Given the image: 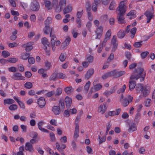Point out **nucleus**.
<instances>
[{"mask_svg": "<svg viewBox=\"0 0 155 155\" xmlns=\"http://www.w3.org/2000/svg\"><path fill=\"white\" fill-rule=\"evenodd\" d=\"M146 76V72L143 68H138L135 69L130 77L131 80H137L140 79V81H143Z\"/></svg>", "mask_w": 155, "mask_h": 155, "instance_id": "f257e3e1", "label": "nucleus"}, {"mask_svg": "<svg viewBox=\"0 0 155 155\" xmlns=\"http://www.w3.org/2000/svg\"><path fill=\"white\" fill-rule=\"evenodd\" d=\"M119 11L118 13L117 18L118 19V22L120 23H124V19L123 16L126 12V10H118Z\"/></svg>", "mask_w": 155, "mask_h": 155, "instance_id": "f03ea898", "label": "nucleus"}, {"mask_svg": "<svg viewBox=\"0 0 155 155\" xmlns=\"http://www.w3.org/2000/svg\"><path fill=\"white\" fill-rule=\"evenodd\" d=\"M144 15L147 17V23H148L150 21L151 19L153 17V12L147 10L144 13Z\"/></svg>", "mask_w": 155, "mask_h": 155, "instance_id": "7ed1b4c3", "label": "nucleus"}, {"mask_svg": "<svg viewBox=\"0 0 155 155\" xmlns=\"http://www.w3.org/2000/svg\"><path fill=\"white\" fill-rule=\"evenodd\" d=\"M129 100L126 98H124L123 100H120V101L121 103L122 104L124 107L127 106L129 104L130 102L132 101L133 97L130 95L128 96Z\"/></svg>", "mask_w": 155, "mask_h": 155, "instance_id": "20e7f679", "label": "nucleus"}, {"mask_svg": "<svg viewBox=\"0 0 155 155\" xmlns=\"http://www.w3.org/2000/svg\"><path fill=\"white\" fill-rule=\"evenodd\" d=\"M11 78L15 80H24L25 79V78L22 76L21 74L18 72L14 73L11 76Z\"/></svg>", "mask_w": 155, "mask_h": 155, "instance_id": "39448f33", "label": "nucleus"}, {"mask_svg": "<svg viewBox=\"0 0 155 155\" xmlns=\"http://www.w3.org/2000/svg\"><path fill=\"white\" fill-rule=\"evenodd\" d=\"M33 42H30L22 45V47L25 48V50L27 52L30 51L33 49Z\"/></svg>", "mask_w": 155, "mask_h": 155, "instance_id": "423d86ee", "label": "nucleus"}, {"mask_svg": "<svg viewBox=\"0 0 155 155\" xmlns=\"http://www.w3.org/2000/svg\"><path fill=\"white\" fill-rule=\"evenodd\" d=\"M103 31V27L100 26L97 27L95 32L96 36V39H100L102 36Z\"/></svg>", "mask_w": 155, "mask_h": 155, "instance_id": "0eeeda50", "label": "nucleus"}, {"mask_svg": "<svg viewBox=\"0 0 155 155\" xmlns=\"http://www.w3.org/2000/svg\"><path fill=\"white\" fill-rule=\"evenodd\" d=\"M107 107V104L106 102H104L103 105H101L98 108V111L99 112L101 113L102 114H104L106 111Z\"/></svg>", "mask_w": 155, "mask_h": 155, "instance_id": "6e6552de", "label": "nucleus"}, {"mask_svg": "<svg viewBox=\"0 0 155 155\" xmlns=\"http://www.w3.org/2000/svg\"><path fill=\"white\" fill-rule=\"evenodd\" d=\"M38 104L39 107L42 108L44 107L46 104V101L44 97H40L38 99Z\"/></svg>", "mask_w": 155, "mask_h": 155, "instance_id": "1a4fd4ad", "label": "nucleus"}, {"mask_svg": "<svg viewBox=\"0 0 155 155\" xmlns=\"http://www.w3.org/2000/svg\"><path fill=\"white\" fill-rule=\"evenodd\" d=\"M31 7L32 10H39L40 6L38 2L36 1H34L31 2Z\"/></svg>", "mask_w": 155, "mask_h": 155, "instance_id": "9d476101", "label": "nucleus"}, {"mask_svg": "<svg viewBox=\"0 0 155 155\" xmlns=\"http://www.w3.org/2000/svg\"><path fill=\"white\" fill-rule=\"evenodd\" d=\"M94 70L91 68L88 70L86 74H85L84 78L86 80L89 79L94 74Z\"/></svg>", "mask_w": 155, "mask_h": 155, "instance_id": "9b49d317", "label": "nucleus"}, {"mask_svg": "<svg viewBox=\"0 0 155 155\" xmlns=\"http://www.w3.org/2000/svg\"><path fill=\"white\" fill-rule=\"evenodd\" d=\"M70 41V38L69 37H68L62 43L61 45L62 48L64 50H65L67 46L69 44Z\"/></svg>", "mask_w": 155, "mask_h": 155, "instance_id": "f8f14e48", "label": "nucleus"}, {"mask_svg": "<svg viewBox=\"0 0 155 155\" xmlns=\"http://www.w3.org/2000/svg\"><path fill=\"white\" fill-rule=\"evenodd\" d=\"M25 149L26 150L29 151L30 152L32 153L34 150L32 145L29 142H27L25 145Z\"/></svg>", "mask_w": 155, "mask_h": 155, "instance_id": "ddd939ff", "label": "nucleus"}, {"mask_svg": "<svg viewBox=\"0 0 155 155\" xmlns=\"http://www.w3.org/2000/svg\"><path fill=\"white\" fill-rule=\"evenodd\" d=\"M52 110L55 115H59L60 114L61 109L58 106H54L52 108Z\"/></svg>", "mask_w": 155, "mask_h": 155, "instance_id": "4468645a", "label": "nucleus"}, {"mask_svg": "<svg viewBox=\"0 0 155 155\" xmlns=\"http://www.w3.org/2000/svg\"><path fill=\"white\" fill-rule=\"evenodd\" d=\"M102 86L100 84H97L94 85V88L92 87L90 90V92L92 93L93 92L99 91L102 88Z\"/></svg>", "mask_w": 155, "mask_h": 155, "instance_id": "2eb2a0df", "label": "nucleus"}, {"mask_svg": "<svg viewBox=\"0 0 155 155\" xmlns=\"http://www.w3.org/2000/svg\"><path fill=\"white\" fill-rule=\"evenodd\" d=\"M115 72L111 71L105 73L103 75L102 77V78L103 79H105L109 77H110L114 75Z\"/></svg>", "mask_w": 155, "mask_h": 155, "instance_id": "dca6fc26", "label": "nucleus"}, {"mask_svg": "<svg viewBox=\"0 0 155 155\" xmlns=\"http://www.w3.org/2000/svg\"><path fill=\"white\" fill-rule=\"evenodd\" d=\"M64 101L67 107L68 108H69L72 103L71 98L68 96H67L65 99Z\"/></svg>", "mask_w": 155, "mask_h": 155, "instance_id": "f3484780", "label": "nucleus"}, {"mask_svg": "<svg viewBox=\"0 0 155 155\" xmlns=\"http://www.w3.org/2000/svg\"><path fill=\"white\" fill-rule=\"evenodd\" d=\"M137 130V127L135 124L134 123L131 124L129 125V128L128 131L129 133H131L136 131Z\"/></svg>", "mask_w": 155, "mask_h": 155, "instance_id": "a211bd4d", "label": "nucleus"}, {"mask_svg": "<svg viewBox=\"0 0 155 155\" xmlns=\"http://www.w3.org/2000/svg\"><path fill=\"white\" fill-rule=\"evenodd\" d=\"M66 4V0H60L58 5V9L63 10L65 7Z\"/></svg>", "mask_w": 155, "mask_h": 155, "instance_id": "6ab92c4d", "label": "nucleus"}, {"mask_svg": "<svg viewBox=\"0 0 155 155\" xmlns=\"http://www.w3.org/2000/svg\"><path fill=\"white\" fill-rule=\"evenodd\" d=\"M75 128L74 131V138H77L78 136V133L79 131V125L78 123H75Z\"/></svg>", "mask_w": 155, "mask_h": 155, "instance_id": "aec40b11", "label": "nucleus"}, {"mask_svg": "<svg viewBox=\"0 0 155 155\" xmlns=\"http://www.w3.org/2000/svg\"><path fill=\"white\" fill-rule=\"evenodd\" d=\"M124 1H121L118 7L119 10H126L127 9V7L126 6V4L125 3Z\"/></svg>", "mask_w": 155, "mask_h": 155, "instance_id": "412c9836", "label": "nucleus"}, {"mask_svg": "<svg viewBox=\"0 0 155 155\" xmlns=\"http://www.w3.org/2000/svg\"><path fill=\"white\" fill-rule=\"evenodd\" d=\"M129 88L130 91H132L134 89L136 86V82L134 81H129Z\"/></svg>", "mask_w": 155, "mask_h": 155, "instance_id": "4be33fe9", "label": "nucleus"}, {"mask_svg": "<svg viewBox=\"0 0 155 155\" xmlns=\"http://www.w3.org/2000/svg\"><path fill=\"white\" fill-rule=\"evenodd\" d=\"M74 89L72 87H67L65 88L64 91L67 94H71L74 91Z\"/></svg>", "mask_w": 155, "mask_h": 155, "instance_id": "5701e85b", "label": "nucleus"}, {"mask_svg": "<svg viewBox=\"0 0 155 155\" xmlns=\"http://www.w3.org/2000/svg\"><path fill=\"white\" fill-rule=\"evenodd\" d=\"M136 12L135 10H131L127 14V16H131L130 18V19H131L132 18H134L136 17Z\"/></svg>", "mask_w": 155, "mask_h": 155, "instance_id": "b1692460", "label": "nucleus"}, {"mask_svg": "<svg viewBox=\"0 0 155 155\" xmlns=\"http://www.w3.org/2000/svg\"><path fill=\"white\" fill-rule=\"evenodd\" d=\"M15 102V101L12 99H5L4 100V104L6 105V104H13Z\"/></svg>", "mask_w": 155, "mask_h": 155, "instance_id": "393cba45", "label": "nucleus"}, {"mask_svg": "<svg viewBox=\"0 0 155 155\" xmlns=\"http://www.w3.org/2000/svg\"><path fill=\"white\" fill-rule=\"evenodd\" d=\"M41 42L44 46L47 45L49 46L50 43L45 37H44L41 39Z\"/></svg>", "mask_w": 155, "mask_h": 155, "instance_id": "a878e982", "label": "nucleus"}, {"mask_svg": "<svg viewBox=\"0 0 155 155\" xmlns=\"http://www.w3.org/2000/svg\"><path fill=\"white\" fill-rule=\"evenodd\" d=\"M135 89L137 92H138L140 91H142L143 89V87L142 84H138L136 85Z\"/></svg>", "mask_w": 155, "mask_h": 155, "instance_id": "bb28decb", "label": "nucleus"}, {"mask_svg": "<svg viewBox=\"0 0 155 155\" xmlns=\"http://www.w3.org/2000/svg\"><path fill=\"white\" fill-rule=\"evenodd\" d=\"M150 93L149 88L147 86H146L144 89L143 93V95L144 97L147 96Z\"/></svg>", "mask_w": 155, "mask_h": 155, "instance_id": "cd10ccee", "label": "nucleus"}, {"mask_svg": "<svg viewBox=\"0 0 155 155\" xmlns=\"http://www.w3.org/2000/svg\"><path fill=\"white\" fill-rule=\"evenodd\" d=\"M30 54L29 53H26L22 54L20 57L21 59L23 60H26L28 59L30 56Z\"/></svg>", "mask_w": 155, "mask_h": 155, "instance_id": "c85d7f7f", "label": "nucleus"}, {"mask_svg": "<svg viewBox=\"0 0 155 155\" xmlns=\"http://www.w3.org/2000/svg\"><path fill=\"white\" fill-rule=\"evenodd\" d=\"M91 83L90 81H88L85 84L84 89L85 90V92L87 93L89 90V87L91 85Z\"/></svg>", "mask_w": 155, "mask_h": 155, "instance_id": "c756f323", "label": "nucleus"}, {"mask_svg": "<svg viewBox=\"0 0 155 155\" xmlns=\"http://www.w3.org/2000/svg\"><path fill=\"white\" fill-rule=\"evenodd\" d=\"M126 35V33L124 31H120L117 33V37L120 38H123Z\"/></svg>", "mask_w": 155, "mask_h": 155, "instance_id": "7c9ffc66", "label": "nucleus"}, {"mask_svg": "<svg viewBox=\"0 0 155 155\" xmlns=\"http://www.w3.org/2000/svg\"><path fill=\"white\" fill-rule=\"evenodd\" d=\"M62 92V88L59 87L56 90L55 93V96H58L61 95Z\"/></svg>", "mask_w": 155, "mask_h": 155, "instance_id": "2f4dec72", "label": "nucleus"}, {"mask_svg": "<svg viewBox=\"0 0 155 155\" xmlns=\"http://www.w3.org/2000/svg\"><path fill=\"white\" fill-rule=\"evenodd\" d=\"M59 106H60L61 110H64L65 108L64 103L63 100L60 99L59 101Z\"/></svg>", "mask_w": 155, "mask_h": 155, "instance_id": "473e14b6", "label": "nucleus"}, {"mask_svg": "<svg viewBox=\"0 0 155 155\" xmlns=\"http://www.w3.org/2000/svg\"><path fill=\"white\" fill-rule=\"evenodd\" d=\"M58 0H53L52 7L53 6L54 8L58 9Z\"/></svg>", "mask_w": 155, "mask_h": 155, "instance_id": "72a5a7b5", "label": "nucleus"}, {"mask_svg": "<svg viewBox=\"0 0 155 155\" xmlns=\"http://www.w3.org/2000/svg\"><path fill=\"white\" fill-rule=\"evenodd\" d=\"M51 23V18L50 17H48L47 20L44 22L45 26H49V25Z\"/></svg>", "mask_w": 155, "mask_h": 155, "instance_id": "f704fd0d", "label": "nucleus"}, {"mask_svg": "<svg viewBox=\"0 0 155 155\" xmlns=\"http://www.w3.org/2000/svg\"><path fill=\"white\" fill-rule=\"evenodd\" d=\"M43 30L45 34L46 35L48 34L50 31L49 26H45V27L43 28Z\"/></svg>", "mask_w": 155, "mask_h": 155, "instance_id": "c9c22d12", "label": "nucleus"}, {"mask_svg": "<svg viewBox=\"0 0 155 155\" xmlns=\"http://www.w3.org/2000/svg\"><path fill=\"white\" fill-rule=\"evenodd\" d=\"M25 87L27 89H30L33 86V85L31 83L29 82H27L24 84Z\"/></svg>", "mask_w": 155, "mask_h": 155, "instance_id": "e433bc0d", "label": "nucleus"}, {"mask_svg": "<svg viewBox=\"0 0 155 155\" xmlns=\"http://www.w3.org/2000/svg\"><path fill=\"white\" fill-rule=\"evenodd\" d=\"M56 74L57 75V78L58 79H64L65 77V74L62 73H56Z\"/></svg>", "mask_w": 155, "mask_h": 155, "instance_id": "4c0bfd02", "label": "nucleus"}, {"mask_svg": "<svg viewBox=\"0 0 155 155\" xmlns=\"http://www.w3.org/2000/svg\"><path fill=\"white\" fill-rule=\"evenodd\" d=\"M115 72V73L114 75H116L118 77H120L123 75L125 73V72L124 71H114Z\"/></svg>", "mask_w": 155, "mask_h": 155, "instance_id": "58836bf2", "label": "nucleus"}, {"mask_svg": "<svg viewBox=\"0 0 155 155\" xmlns=\"http://www.w3.org/2000/svg\"><path fill=\"white\" fill-rule=\"evenodd\" d=\"M51 37V45H55V41L56 40V38L54 35H52Z\"/></svg>", "mask_w": 155, "mask_h": 155, "instance_id": "ea45409f", "label": "nucleus"}, {"mask_svg": "<svg viewBox=\"0 0 155 155\" xmlns=\"http://www.w3.org/2000/svg\"><path fill=\"white\" fill-rule=\"evenodd\" d=\"M2 55L4 58H6L10 55V54L8 51H3L2 52Z\"/></svg>", "mask_w": 155, "mask_h": 155, "instance_id": "a19ab883", "label": "nucleus"}, {"mask_svg": "<svg viewBox=\"0 0 155 155\" xmlns=\"http://www.w3.org/2000/svg\"><path fill=\"white\" fill-rule=\"evenodd\" d=\"M149 52L147 51L142 52L140 54L142 58V59L145 58L149 54Z\"/></svg>", "mask_w": 155, "mask_h": 155, "instance_id": "79ce46f5", "label": "nucleus"}, {"mask_svg": "<svg viewBox=\"0 0 155 155\" xmlns=\"http://www.w3.org/2000/svg\"><path fill=\"white\" fill-rule=\"evenodd\" d=\"M18 60V59L14 58H9L7 60L8 62L11 63H15Z\"/></svg>", "mask_w": 155, "mask_h": 155, "instance_id": "37998d69", "label": "nucleus"}, {"mask_svg": "<svg viewBox=\"0 0 155 155\" xmlns=\"http://www.w3.org/2000/svg\"><path fill=\"white\" fill-rule=\"evenodd\" d=\"M45 5L47 8H49L52 5L51 2L49 1H45L44 2Z\"/></svg>", "mask_w": 155, "mask_h": 155, "instance_id": "c03bdc74", "label": "nucleus"}, {"mask_svg": "<svg viewBox=\"0 0 155 155\" xmlns=\"http://www.w3.org/2000/svg\"><path fill=\"white\" fill-rule=\"evenodd\" d=\"M57 78V75L56 73H53L51 76L49 78V80L50 81L53 80L54 81H55L56 78Z\"/></svg>", "mask_w": 155, "mask_h": 155, "instance_id": "a18cd8bd", "label": "nucleus"}, {"mask_svg": "<svg viewBox=\"0 0 155 155\" xmlns=\"http://www.w3.org/2000/svg\"><path fill=\"white\" fill-rule=\"evenodd\" d=\"M17 107L18 106L17 105L13 104L10 106L9 108V110H15L17 109Z\"/></svg>", "mask_w": 155, "mask_h": 155, "instance_id": "49530a36", "label": "nucleus"}, {"mask_svg": "<svg viewBox=\"0 0 155 155\" xmlns=\"http://www.w3.org/2000/svg\"><path fill=\"white\" fill-rule=\"evenodd\" d=\"M28 63L31 64H33L35 63V59L33 57H29L28 59Z\"/></svg>", "mask_w": 155, "mask_h": 155, "instance_id": "de8ad7c7", "label": "nucleus"}, {"mask_svg": "<svg viewBox=\"0 0 155 155\" xmlns=\"http://www.w3.org/2000/svg\"><path fill=\"white\" fill-rule=\"evenodd\" d=\"M114 57V54L113 53H112L110 54V56L108 57L107 61V64H109L110 62V61L111 60H112L113 59Z\"/></svg>", "mask_w": 155, "mask_h": 155, "instance_id": "09e8293b", "label": "nucleus"}, {"mask_svg": "<svg viewBox=\"0 0 155 155\" xmlns=\"http://www.w3.org/2000/svg\"><path fill=\"white\" fill-rule=\"evenodd\" d=\"M66 56L63 53H61L59 57V59L61 61H64L66 58Z\"/></svg>", "mask_w": 155, "mask_h": 155, "instance_id": "8fccbe9b", "label": "nucleus"}, {"mask_svg": "<svg viewBox=\"0 0 155 155\" xmlns=\"http://www.w3.org/2000/svg\"><path fill=\"white\" fill-rule=\"evenodd\" d=\"M91 10H87L88 17L90 21H92L93 19V17L91 15Z\"/></svg>", "mask_w": 155, "mask_h": 155, "instance_id": "3c124183", "label": "nucleus"}, {"mask_svg": "<svg viewBox=\"0 0 155 155\" xmlns=\"http://www.w3.org/2000/svg\"><path fill=\"white\" fill-rule=\"evenodd\" d=\"M125 56L126 58L129 60H130L131 58V54L130 52L129 51H126L125 53Z\"/></svg>", "mask_w": 155, "mask_h": 155, "instance_id": "603ef678", "label": "nucleus"}, {"mask_svg": "<svg viewBox=\"0 0 155 155\" xmlns=\"http://www.w3.org/2000/svg\"><path fill=\"white\" fill-rule=\"evenodd\" d=\"M55 93V92L54 91H52L46 94L45 95L46 97H50L54 95Z\"/></svg>", "mask_w": 155, "mask_h": 155, "instance_id": "864d4df0", "label": "nucleus"}, {"mask_svg": "<svg viewBox=\"0 0 155 155\" xmlns=\"http://www.w3.org/2000/svg\"><path fill=\"white\" fill-rule=\"evenodd\" d=\"M118 43L117 39V37L116 36L114 35L113 36V38L111 41V44H116Z\"/></svg>", "mask_w": 155, "mask_h": 155, "instance_id": "5fc2aeb1", "label": "nucleus"}, {"mask_svg": "<svg viewBox=\"0 0 155 155\" xmlns=\"http://www.w3.org/2000/svg\"><path fill=\"white\" fill-rule=\"evenodd\" d=\"M116 6V4L114 2L112 1L109 7V10H113Z\"/></svg>", "mask_w": 155, "mask_h": 155, "instance_id": "6e6d98bb", "label": "nucleus"}, {"mask_svg": "<svg viewBox=\"0 0 155 155\" xmlns=\"http://www.w3.org/2000/svg\"><path fill=\"white\" fill-rule=\"evenodd\" d=\"M126 88V85L125 84H124L122 88H120V89H119L118 90L117 93L118 94H120V93L124 92Z\"/></svg>", "mask_w": 155, "mask_h": 155, "instance_id": "4d7b16f0", "label": "nucleus"}, {"mask_svg": "<svg viewBox=\"0 0 155 155\" xmlns=\"http://www.w3.org/2000/svg\"><path fill=\"white\" fill-rule=\"evenodd\" d=\"M142 42L143 41H141L140 42H136L134 44V46L135 48L140 47L142 45L141 43H142Z\"/></svg>", "mask_w": 155, "mask_h": 155, "instance_id": "13d9d810", "label": "nucleus"}, {"mask_svg": "<svg viewBox=\"0 0 155 155\" xmlns=\"http://www.w3.org/2000/svg\"><path fill=\"white\" fill-rule=\"evenodd\" d=\"M83 13V10H82L81 12H78L77 13V17L78 19H80L82 17Z\"/></svg>", "mask_w": 155, "mask_h": 155, "instance_id": "bf43d9fd", "label": "nucleus"}, {"mask_svg": "<svg viewBox=\"0 0 155 155\" xmlns=\"http://www.w3.org/2000/svg\"><path fill=\"white\" fill-rule=\"evenodd\" d=\"M18 68L19 69V71L21 72L24 71L25 70L24 67L21 64L18 65Z\"/></svg>", "mask_w": 155, "mask_h": 155, "instance_id": "052dcab7", "label": "nucleus"}, {"mask_svg": "<svg viewBox=\"0 0 155 155\" xmlns=\"http://www.w3.org/2000/svg\"><path fill=\"white\" fill-rule=\"evenodd\" d=\"M113 45V47L112 49V51L113 52H115V51L116 50L117 48V46L118 45V43H117L116 44H111Z\"/></svg>", "mask_w": 155, "mask_h": 155, "instance_id": "680f3d73", "label": "nucleus"}, {"mask_svg": "<svg viewBox=\"0 0 155 155\" xmlns=\"http://www.w3.org/2000/svg\"><path fill=\"white\" fill-rule=\"evenodd\" d=\"M9 71L13 72H15L17 71V68L14 67H10L8 69Z\"/></svg>", "mask_w": 155, "mask_h": 155, "instance_id": "e2e57ef3", "label": "nucleus"}, {"mask_svg": "<svg viewBox=\"0 0 155 155\" xmlns=\"http://www.w3.org/2000/svg\"><path fill=\"white\" fill-rule=\"evenodd\" d=\"M45 67L47 68V70L49 69L51 66V63L48 61H46L45 62Z\"/></svg>", "mask_w": 155, "mask_h": 155, "instance_id": "0e129e2a", "label": "nucleus"}, {"mask_svg": "<svg viewBox=\"0 0 155 155\" xmlns=\"http://www.w3.org/2000/svg\"><path fill=\"white\" fill-rule=\"evenodd\" d=\"M87 151V153L89 154H93V152L92 149L89 146H87L86 147Z\"/></svg>", "mask_w": 155, "mask_h": 155, "instance_id": "69168bd1", "label": "nucleus"}, {"mask_svg": "<svg viewBox=\"0 0 155 155\" xmlns=\"http://www.w3.org/2000/svg\"><path fill=\"white\" fill-rule=\"evenodd\" d=\"M18 46V44L15 42H13L10 43L8 45L9 47L12 48L15 47H16Z\"/></svg>", "mask_w": 155, "mask_h": 155, "instance_id": "338daca9", "label": "nucleus"}, {"mask_svg": "<svg viewBox=\"0 0 155 155\" xmlns=\"http://www.w3.org/2000/svg\"><path fill=\"white\" fill-rule=\"evenodd\" d=\"M64 116L66 117H69L70 115V111L68 109L65 110L64 113Z\"/></svg>", "mask_w": 155, "mask_h": 155, "instance_id": "774afa93", "label": "nucleus"}]
</instances>
